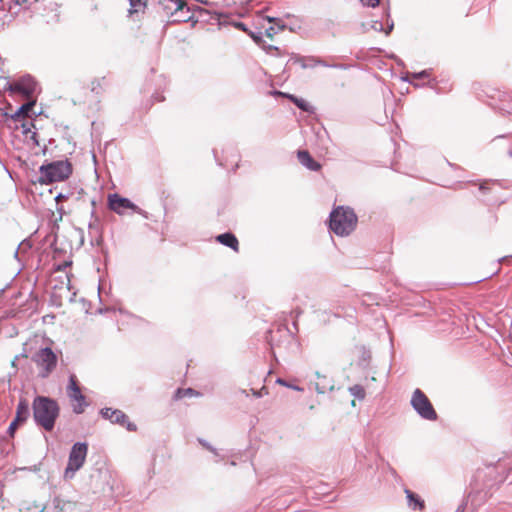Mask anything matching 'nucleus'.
Masks as SVG:
<instances>
[{"label": "nucleus", "instance_id": "1", "mask_svg": "<svg viewBox=\"0 0 512 512\" xmlns=\"http://www.w3.org/2000/svg\"><path fill=\"white\" fill-rule=\"evenodd\" d=\"M32 407L37 425L46 431H52L60 412L58 403L51 398L38 396L34 399Z\"/></svg>", "mask_w": 512, "mask_h": 512}, {"label": "nucleus", "instance_id": "2", "mask_svg": "<svg viewBox=\"0 0 512 512\" xmlns=\"http://www.w3.org/2000/svg\"><path fill=\"white\" fill-rule=\"evenodd\" d=\"M357 216L353 209L338 206L330 214V229L338 236L349 235L357 225Z\"/></svg>", "mask_w": 512, "mask_h": 512}, {"label": "nucleus", "instance_id": "3", "mask_svg": "<svg viewBox=\"0 0 512 512\" xmlns=\"http://www.w3.org/2000/svg\"><path fill=\"white\" fill-rule=\"evenodd\" d=\"M72 164L68 160H60L42 165L39 169L41 184H50L68 179L72 174Z\"/></svg>", "mask_w": 512, "mask_h": 512}, {"label": "nucleus", "instance_id": "4", "mask_svg": "<svg viewBox=\"0 0 512 512\" xmlns=\"http://www.w3.org/2000/svg\"><path fill=\"white\" fill-rule=\"evenodd\" d=\"M66 393L72 406L73 412L76 414H82L89 403L86 399V396L82 392V388L75 374H71L69 377Z\"/></svg>", "mask_w": 512, "mask_h": 512}, {"label": "nucleus", "instance_id": "5", "mask_svg": "<svg viewBox=\"0 0 512 512\" xmlns=\"http://www.w3.org/2000/svg\"><path fill=\"white\" fill-rule=\"evenodd\" d=\"M32 359L40 369L42 378L48 377L54 371L58 361L57 355L49 347L41 348Z\"/></svg>", "mask_w": 512, "mask_h": 512}, {"label": "nucleus", "instance_id": "6", "mask_svg": "<svg viewBox=\"0 0 512 512\" xmlns=\"http://www.w3.org/2000/svg\"><path fill=\"white\" fill-rule=\"evenodd\" d=\"M411 405L422 418L430 421L437 419V413L434 410L430 400L420 389H416L413 392Z\"/></svg>", "mask_w": 512, "mask_h": 512}, {"label": "nucleus", "instance_id": "7", "mask_svg": "<svg viewBox=\"0 0 512 512\" xmlns=\"http://www.w3.org/2000/svg\"><path fill=\"white\" fill-rule=\"evenodd\" d=\"M87 445L85 443H76L70 452L68 465L65 469V477L72 478L74 473L79 470L86 459Z\"/></svg>", "mask_w": 512, "mask_h": 512}, {"label": "nucleus", "instance_id": "8", "mask_svg": "<svg viewBox=\"0 0 512 512\" xmlns=\"http://www.w3.org/2000/svg\"><path fill=\"white\" fill-rule=\"evenodd\" d=\"M104 418L108 419L111 423L119 424L125 427L128 431L135 432L137 430L136 424L131 422L128 416L121 410L104 408L101 410Z\"/></svg>", "mask_w": 512, "mask_h": 512}, {"label": "nucleus", "instance_id": "9", "mask_svg": "<svg viewBox=\"0 0 512 512\" xmlns=\"http://www.w3.org/2000/svg\"><path fill=\"white\" fill-rule=\"evenodd\" d=\"M109 208L117 214H124L126 210L139 212V208L132 203L129 199L121 197L118 194H112L108 197Z\"/></svg>", "mask_w": 512, "mask_h": 512}, {"label": "nucleus", "instance_id": "10", "mask_svg": "<svg viewBox=\"0 0 512 512\" xmlns=\"http://www.w3.org/2000/svg\"><path fill=\"white\" fill-rule=\"evenodd\" d=\"M158 6L164 16L172 18L173 15L184 12L186 2L184 0H159Z\"/></svg>", "mask_w": 512, "mask_h": 512}, {"label": "nucleus", "instance_id": "11", "mask_svg": "<svg viewBox=\"0 0 512 512\" xmlns=\"http://www.w3.org/2000/svg\"><path fill=\"white\" fill-rule=\"evenodd\" d=\"M351 354L353 361L358 365L367 363L371 358L370 351L363 344H355L351 348Z\"/></svg>", "mask_w": 512, "mask_h": 512}, {"label": "nucleus", "instance_id": "12", "mask_svg": "<svg viewBox=\"0 0 512 512\" xmlns=\"http://www.w3.org/2000/svg\"><path fill=\"white\" fill-rule=\"evenodd\" d=\"M299 162L311 171H319L321 165L315 161L307 150H299L297 152Z\"/></svg>", "mask_w": 512, "mask_h": 512}, {"label": "nucleus", "instance_id": "13", "mask_svg": "<svg viewBox=\"0 0 512 512\" xmlns=\"http://www.w3.org/2000/svg\"><path fill=\"white\" fill-rule=\"evenodd\" d=\"M33 106L34 102H28L23 104L21 107L18 108V110L14 114L10 116L6 115L7 121H13L16 123L18 121L25 120L28 113L32 110Z\"/></svg>", "mask_w": 512, "mask_h": 512}, {"label": "nucleus", "instance_id": "14", "mask_svg": "<svg viewBox=\"0 0 512 512\" xmlns=\"http://www.w3.org/2000/svg\"><path fill=\"white\" fill-rule=\"evenodd\" d=\"M216 240L224 246L230 247L235 252H239V242L236 236L232 233H223L216 237Z\"/></svg>", "mask_w": 512, "mask_h": 512}, {"label": "nucleus", "instance_id": "15", "mask_svg": "<svg viewBox=\"0 0 512 512\" xmlns=\"http://www.w3.org/2000/svg\"><path fill=\"white\" fill-rule=\"evenodd\" d=\"M50 512H76V505L70 501L55 498Z\"/></svg>", "mask_w": 512, "mask_h": 512}, {"label": "nucleus", "instance_id": "16", "mask_svg": "<svg viewBox=\"0 0 512 512\" xmlns=\"http://www.w3.org/2000/svg\"><path fill=\"white\" fill-rule=\"evenodd\" d=\"M29 415V406L28 402L25 399H21L18 403L16 410V417L14 420L23 423L27 419Z\"/></svg>", "mask_w": 512, "mask_h": 512}, {"label": "nucleus", "instance_id": "17", "mask_svg": "<svg viewBox=\"0 0 512 512\" xmlns=\"http://www.w3.org/2000/svg\"><path fill=\"white\" fill-rule=\"evenodd\" d=\"M405 493L407 495L410 507H412L413 509H418L419 511L424 510L425 503L417 494L408 489L405 490Z\"/></svg>", "mask_w": 512, "mask_h": 512}, {"label": "nucleus", "instance_id": "18", "mask_svg": "<svg viewBox=\"0 0 512 512\" xmlns=\"http://www.w3.org/2000/svg\"><path fill=\"white\" fill-rule=\"evenodd\" d=\"M107 82L106 78H96L90 83V90L91 92L95 93L96 95H101L106 91Z\"/></svg>", "mask_w": 512, "mask_h": 512}, {"label": "nucleus", "instance_id": "19", "mask_svg": "<svg viewBox=\"0 0 512 512\" xmlns=\"http://www.w3.org/2000/svg\"><path fill=\"white\" fill-rule=\"evenodd\" d=\"M200 393L192 388H178L174 393L173 399L175 401L181 400L185 397H198Z\"/></svg>", "mask_w": 512, "mask_h": 512}, {"label": "nucleus", "instance_id": "20", "mask_svg": "<svg viewBox=\"0 0 512 512\" xmlns=\"http://www.w3.org/2000/svg\"><path fill=\"white\" fill-rule=\"evenodd\" d=\"M20 122H21V127L23 129V134H25L27 137L30 134V138L35 142V144L38 145L39 143H38V140L36 139L37 133L34 131H31V127H34V125L31 122L27 121L26 119L22 120Z\"/></svg>", "mask_w": 512, "mask_h": 512}, {"label": "nucleus", "instance_id": "21", "mask_svg": "<svg viewBox=\"0 0 512 512\" xmlns=\"http://www.w3.org/2000/svg\"><path fill=\"white\" fill-rule=\"evenodd\" d=\"M280 94L287 97L288 99H290V101H292L301 110L309 111L310 106H309L308 102L305 101L304 99L297 98L296 96L290 95V94H284V93H280Z\"/></svg>", "mask_w": 512, "mask_h": 512}, {"label": "nucleus", "instance_id": "22", "mask_svg": "<svg viewBox=\"0 0 512 512\" xmlns=\"http://www.w3.org/2000/svg\"><path fill=\"white\" fill-rule=\"evenodd\" d=\"M190 18H191V16H190V8L186 4V8L184 9V12L173 15L172 18H171V21L172 22H178V23H180V22H187V21L190 20Z\"/></svg>", "mask_w": 512, "mask_h": 512}, {"label": "nucleus", "instance_id": "23", "mask_svg": "<svg viewBox=\"0 0 512 512\" xmlns=\"http://www.w3.org/2000/svg\"><path fill=\"white\" fill-rule=\"evenodd\" d=\"M13 90L25 95H30L33 91L31 87H26L22 82H17L13 85Z\"/></svg>", "mask_w": 512, "mask_h": 512}, {"label": "nucleus", "instance_id": "24", "mask_svg": "<svg viewBox=\"0 0 512 512\" xmlns=\"http://www.w3.org/2000/svg\"><path fill=\"white\" fill-rule=\"evenodd\" d=\"M315 385H316V389H317L320 393H324V392H325V390H326L327 388H329V389H332V388H333V386H332V385H329V387H327V385H326L324 382H323V383H321V382H319V381H317V382L315 383Z\"/></svg>", "mask_w": 512, "mask_h": 512}, {"label": "nucleus", "instance_id": "25", "mask_svg": "<svg viewBox=\"0 0 512 512\" xmlns=\"http://www.w3.org/2000/svg\"><path fill=\"white\" fill-rule=\"evenodd\" d=\"M365 6L376 7L379 5L380 0H360Z\"/></svg>", "mask_w": 512, "mask_h": 512}, {"label": "nucleus", "instance_id": "26", "mask_svg": "<svg viewBox=\"0 0 512 512\" xmlns=\"http://www.w3.org/2000/svg\"><path fill=\"white\" fill-rule=\"evenodd\" d=\"M489 185H490L489 181H484V182L480 183L479 190L482 191L483 193H486L488 190H490Z\"/></svg>", "mask_w": 512, "mask_h": 512}, {"label": "nucleus", "instance_id": "27", "mask_svg": "<svg viewBox=\"0 0 512 512\" xmlns=\"http://www.w3.org/2000/svg\"><path fill=\"white\" fill-rule=\"evenodd\" d=\"M21 423L16 421V420H13L12 423L10 424L9 426V432L11 435L14 434V432L16 431L18 425H20Z\"/></svg>", "mask_w": 512, "mask_h": 512}, {"label": "nucleus", "instance_id": "28", "mask_svg": "<svg viewBox=\"0 0 512 512\" xmlns=\"http://www.w3.org/2000/svg\"><path fill=\"white\" fill-rule=\"evenodd\" d=\"M267 20L269 22H273L275 24L278 25V27L281 29V30H284L285 26L284 25H280L281 23V20L280 19H277V18H272V17H267Z\"/></svg>", "mask_w": 512, "mask_h": 512}, {"label": "nucleus", "instance_id": "29", "mask_svg": "<svg viewBox=\"0 0 512 512\" xmlns=\"http://www.w3.org/2000/svg\"><path fill=\"white\" fill-rule=\"evenodd\" d=\"M130 1V5L132 7V9L134 11H137L138 10V7L140 6L141 4V0H129Z\"/></svg>", "mask_w": 512, "mask_h": 512}, {"label": "nucleus", "instance_id": "30", "mask_svg": "<svg viewBox=\"0 0 512 512\" xmlns=\"http://www.w3.org/2000/svg\"><path fill=\"white\" fill-rule=\"evenodd\" d=\"M276 33L274 27H270L266 30V36L269 38H273L274 34Z\"/></svg>", "mask_w": 512, "mask_h": 512}, {"label": "nucleus", "instance_id": "31", "mask_svg": "<svg viewBox=\"0 0 512 512\" xmlns=\"http://www.w3.org/2000/svg\"><path fill=\"white\" fill-rule=\"evenodd\" d=\"M317 377H318V380H323L324 381L326 379L325 376H320L319 373H317Z\"/></svg>", "mask_w": 512, "mask_h": 512}, {"label": "nucleus", "instance_id": "32", "mask_svg": "<svg viewBox=\"0 0 512 512\" xmlns=\"http://www.w3.org/2000/svg\"><path fill=\"white\" fill-rule=\"evenodd\" d=\"M277 382H278V383H280V384H282V385L287 386L286 382H285L284 380H282V379H279Z\"/></svg>", "mask_w": 512, "mask_h": 512}, {"label": "nucleus", "instance_id": "33", "mask_svg": "<svg viewBox=\"0 0 512 512\" xmlns=\"http://www.w3.org/2000/svg\"><path fill=\"white\" fill-rule=\"evenodd\" d=\"M456 512H464V508L463 507H459Z\"/></svg>", "mask_w": 512, "mask_h": 512}, {"label": "nucleus", "instance_id": "34", "mask_svg": "<svg viewBox=\"0 0 512 512\" xmlns=\"http://www.w3.org/2000/svg\"><path fill=\"white\" fill-rule=\"evenodd\" d=\"M158 101H163L164 100V97L163 96H158Z\"/></svg>", "mask_w": 512, "mask_h": 512}, {"label": "nucleus", "instance_id": "35", "mask_svg": "<svg viewBox=\"0 0 512 512\" xmlns=\"http://www.w3.org/2000/svg\"><path fill=\"white\" fill-rule=\"evenodd\" d=\"M424 75H425V72L420 73V74H419V77H422V76H424Z\"/></svg>", "mask_w": 512, "mask_h": 512}]
</instances>
